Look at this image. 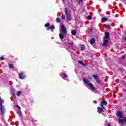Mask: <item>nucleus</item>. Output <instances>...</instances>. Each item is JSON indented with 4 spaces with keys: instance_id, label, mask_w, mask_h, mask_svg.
<instances>
[{
    "instance_id": "nucleus-20",
    "label": "nucleus",
    "mask_w": 126,
    "mask_h": 126,
    "mask_svg": "<svg viewBox=\"0 0 126 126\" xmlns=\"http://www.w3.org/2000/svg\"><path fill=\"white\" fill-rule=\"evenodd\" d=\"M56 21L57 23H59V22H61V19L59 18H57L56 19Z\"/></svg>"
},
{
    "instance_id": "nucleus-34",
    "label": "nucleus",
    "mask_w": 126,
    "mask_h": 126,
    "mask_svg": "<svg viewBox=\"0 0 126 126\" xmlns=\"http://www.w3.org/2000/svg\"><path fill=\"white\" fill-rule=\"evenodd\" d=\"M33 102H34V101L33 100H31L30 102V103H33Z\"/></svg>"
},
{
    "instance_id": "nucleus-8",
    "label": "nucleus",
    "mask_w": 126,
    "mask_h": 126,
    "mask_svg": "<svg viewBox=\"0 0 126 126\" xmlns=\"http://www.w3.org/2000/svg\"><path fill=\"white\" fill-rule=\"evenodd\" d=\"M117 116L119 118H123V112H122L121 111H118Z\"/></svg>"
},
{
    "instance_id": "nucleus-30",
    "label": "nucleus",
    "mask_w": 126,
    "mask_h": 126,
    "mask_svg": "<svg viewBox=\"0 0 126 126\" xmlns=\"http://www.w3.org/2000/svg\"><path fill=\"white\" fill-rule=\"evenodd\" d=\"M126 58V56L125 55H123L122 56V59H125Z\"/></svg>"
},
{
    "instance_id": "nucleus-22",
    "label": "nucleus",
    "mask_w": 126,
    "mask_h": 126,
    "mask_svg": "<svg viewBox=\"0 0 126 126\" xmlns=\"http://www.w3.org/2000/svg\"><path fill=\"white\" fill-rule=\"evenodd\" d=\"M21 93H22V92H21V91L18 92V93H17V95L20 96V95H21Z\"/></svg>"
},
{
    "instance_id": "nucleus-4",
    "label": "nucleus",
    "mask_w": 126,
    "mask_h": 126,
    "mask_svg": "<svg viewBox=\"0 0 126 126\" xmlns=\"http://www.w3.org/2000/svg\"><path fill=\"white\" fill-rule=\"evenodd\" d=\"M51 24L50 23H47L44 25L45 27H47V30H51V31H53V30H55L56 29V27H55L54 25H51L50 27V26Z\"/></svg>"
},
{
    "instance_id": "nucleus-14",
    "label": "nucleus",
    "mask_w": 126,
    "mask_h": 126,
    "mask_svg": "<svg viewBox=\"0 0 126 126\" xmlns=\"http://www.w3.org/2000/svg\"><path fill=\"white\" fill-rule=\"evenodd\" d=\"M101 20L104 22H106V21H108V18H107L106 17H103L101 19Z\"/></svg>"
},
{
    "instance_id": "nucleus-37",
    "label": "nucleus",
    "mask_w": 126,
    "mask_h": 126,
    "mask_svg": "<svg viewBox=\"0 0 126 126\" xmlns=\"http://www.w3.org/2000/svg\"><path fill=\"white\" fill-rule=\"evenodd\" d=\"M63 0V1H64V0Z\"/></svg>"
},
{
    "instance_id": "nucleus-38",
    "label": "nucleus",
    "mask_w": 126,
    "mask_h": 126,
    "mask_svg": "<svg viewBox=\"0 0 126 126\" xmlns=\"http://www.w3.org/2000/svg\"><path fill=\"white\" fill-rule=\"evenodd\" d=\"M13 95L14 96V94H13Z\"/></svg>"
},
{
    "instance_id": "nucleus-23",
    "label": "nucleus",
    "mask_w": 126,
    "mask_h": 126,
    "mask_svg": "<svg viewBox=\"0 0 126 126\" xmlns=\"http://www.w3.org/2000/svg\"><path fill=\"white\" fill-rule=\"evenodd\" d=\"M88 19L89 20H92V16H88Z\"/></svg>"
},
{
    "instance_id": "nucleus-24",
    "label": "nucleus",
    "mask_w": 126,
    "mask_h": 126,
    "mask_svg": "<svg viewBox=\"0 0 126 126\" xmlns=\"http://www.w3.org/2000/svg\"><path fill=\"white\" fill-rule=\"evenodd\" d=\"M68 44L70 46H73V42L72 41H71V42H69Z\"/></svg>"
},
{
    "instance_id": "nucleus-33",
    "label": "nucleus",
    "mask_w": 126,
    "mask_h": 126,
    "mask_svg": "<svg viewBox=\"0 0 126 126\" xmlns=\"http://www.w3.org/2000/svg\"><path fill=\"white\" fill-rule=\"evenodd\" d=\"M107 126H111V124L110 123H108Z\"/></svg>"
},
{
    "instance_id": "nucleus-32",
    "label": "nucleus",
    "mask_w": 126,
    "mask_h": 126,
    "mask_svg": "<svg viewBox=\"0 0 126 126\" xmlns=\"http://www.w3.org/2000/svg\"><path fill=\"white\" fill-rule=\"evenodd\" d=\"M124 41H126V36L124 37Z\"/></svg>"
},
{
    "instance_id": "nucleus-26",
    "label": "nucleus",
    "mask_w": 126,
    "mask_h": 126,
    "mask_svg": "<svg viewBox=\"0 0 126 126\" xmlns=\"http://www.w3.org/2000/svg\"><path fill=\"white\" fill-rule=\"evenodd\" d=\"M62 19H65V15L62 14Z\"/></svg>"
},
{
    "instance_id": "nucleus-5",
    "label": "nucleus",
    "mask_w": 126,
    "mask_h": 126,
    "mask_svg": "<svg viewBox=\"0 0 126 126\" xmlns=\"http://www.w3.org/2000/svg\"><path fill=\"white\" fill-rule=\"evenodd\" d=\"M64 12L67 20H71V16H70V14H67V12H68V9H67V8H64Z\"/></svg>"
},
{
    "instance_id": "nucleus-1",
    "label": "nucleus",
    "mask_w": 126,
    "mask_h": 126,
    "mask_svg": "<svg viewBox=\"0 0 126 126\" xmlns=\"http://www.w3.org/2000/svg\"><path fill=\"white\" fill-rule=\"evenodd\" d=\"M60 33L59 34L60 39L63 40L64 38V36L67 34V31L66 30V28L64 25L61 26V28L60 29Z\"/></svg>"
},
{
    "instance_id": "nucleus-13",
    "label": "nucleus",
    "mask_w": 126,
    "mask_h": 126,
    "mask_svg": "<svg viewBox=\"0 0 126 126\" xmlns=\"http://www.w3.org/2000/svg\"><path fill=\"white\" fill-rule=\"evenodd\" d=\"M95 43V38H93L90 40V44L92 45Z\"/></svg>"
},
{
    "instance_id": "nucleus-31",
    "label": "nucleus",
    "mask_w": 126,
    "mask_h": 126,
    "mask_svg": "<svg viewBox=\"0 0 126 126\" xmlns=\"http://www.w3.org/2000/svg\"><path fill=\"white\" fill-rule=\"evenodd\" d=\"M94 104H97V101H94Z\"/></svg>"
},
{
    "instance_id": "nucleus-12",
    "label": "nucleus",
    "mask_w": 126,
    "mask_h": 126,
    "mask_svg": "<svg viewBox=\"0 0 126 126\" xmlns=\"http://www.w3.org/2000/svg\"><path fill=\"white\" fill-rule=\"evenodd\" d=\"M71 34L72 35H73V36H75V35H76V31H75V30H72Z\"/></svg>"
},
{
    "instance_id": "nucleus-11",
    "label": "nucleus",
    "mask_w": 126,
    "mask_h": 126,
    "mask_svg": "<svg viewBox=\"0 0 126 126\" xmlns=\"http://www.w3.org/2000/svg\"><path fill=\"white\" fill-rule=\"evenodd\" d=\"M108 43H109V40L107 39H104L103 40V45L104 46H108Z\"/></svg>"
},
{
    "instance_id": "nucleus-6",
    "label": "nucleus",
    "mask_w": 126,
    "mask_h": 126,
    "mask_svg": "<svg viewBox=\"0 0 126 126\" xmlns=\"http://www.w3.org/2000/svg\"><path fill=\"white\" fill-rule=\"evenodd\" d=\"M92 77L94 78V80H95L98 84H99V83L101 82L100 80L98 78V75H92Z\"/></svg>"
},
{
    "instance_id": "nucleus-29",
    "label": "nucleus",
    "mask_w": 126,
    "mask_h": 126,
    "mask_svg": "<svg viewBox=\"0 0 126 126\" xmlns=\"http://www.w3.org/2000/svg\"><path fill=\"white\" fill-rule=\"evenodd\" d=\"M16 107H17V108H18L19 110H20V109H21V107H20V106H19V105H16Z\"/></svg>"
},
{
    "instance_id": "nucleus-10",
    "label": "nucleus",
    "mask_w": 126,
    "mask_h": 126,
    "mask_svg": "<svg viewBox=\"0 0 126 126\" xmlns=\"http://www.w3.org/2000/svg\"><path fill=\"white\" fill-rule=\"evenodd\" d=\"M104 38L107 39H110V33L108 32H105Z\"/></svg>"
},
{
    "instance_id": "nucleus-27",
    "label": "nucleus",
    "mask_w": 126,
    "mask_h": 126,
    "mask_svg": "<svg viewBox=\"0 0 126 126\" xmlns=\"http://www.w3.org/2000/svg\"><path fill=\"white\" fill-rule=\"evenodd\" d=\"M0 60H1V61H4V58H3V57H1L0 58Z\"/></svg>"
},
{
    "instance_id": "nucleus-36",
    "label": "nucleus",
    "mask_w": 126,
    "mask_h": 126,
    "mask_svg": "<svg viewBox=\"0 0 126 126\" xmlns=\"http://www.w3.org/2000/svg\"><path fill=\"white\" fill-rule=\"evenodd\" d=\"M90 30L91 31H92V29H90Z\"/></svg>"
},
{
    "instance_id": "nucleus-28",
    "label": "nucleus",
    "mask_w": 126,
    "mask_h": 126,
    "mask_svg": "<svg viewBox=\"0 0 126 126\" xmlns=\"http://www.w3.org/2000/svg\"><path fill=\"white\" fill-rule=\"evenodd\" d=\"M101 109H105V107H104V105L102 104H101Z\"/></svg>"
},
{
    "instance_id": "nucleus-9",
    "label": "nucleus",
    "mask_w": 126,
    "mask_h": 126,
    "mask_svg": "<svg viewBox=\"0 0 126 126\" xmlns=\"http://www.w3.org/2000/svg\"><path fill=\"white\" fill-rule=\"evenodd\" d=\"M97 109V113H98L99 114H101V113H102V112H104V109H103V108L98 107Z\"/></svg>"
},
{
    "instance_id": "nucleus-16",
    "label": "nucleus",
    "mask_w": 126,
    "mask_h": 126,
    "mask_svg": "<svg viewBox=\"0 0 126 126\" xmlns=\"http://www.w3.org/2000/svg\"><path fill=\"white\" fill-rule=\"evenodd\" d=\"M102 105H107V101H103L101 102V103Z\"/></svg>"
},
{
    "instance_id": "nucleus-25",
    "label": "nucleus",
    "mask_w": 126,
    "mask_h": 126,
    "mask_svg": "<svg viewBox=\"0 0 126 126\" xmlns=\"http://www.w3.org/2000/svg\"><path fill=\"white\" fill-rule=\"evenodd\" d=\"M119 70H120L121 71H124V70H125V69H124L123 67H121L119 68Z\"/></svg>"
},
{
    "instance_id": "nucleus-15",
    "label": "nucleus",
    "mask_w": 126,
    "mask_h": 126,
    "mask_svg": "<svg viewBox=\"0 0 126 126\" xmlns=\"http://www.w3.org/2000/svg\"><path fill=\"white\" fill-rule=\"evenodd\" d=\"M9 67L10 68H13L14 67V66H13V63L9 64Z\"/></svg>"
},
{
    "instance_id": "nucleus-18",
    "label": "nucleus",
    "mask_w": 126,
    "mask_h": 126,
    "mask_svg": "<svg viewBox=\"0 0 126 126\" xmlns=\"http://www.w3.org/2000/svg\"><path fill=\"white\" fill-rule=\"evenodd\" d=\"M78 63H80V64H82V65H83V66H85L86 65L85 64H84L82 61H79Z\"/></svg>"
},
{
    "instance_id": "nucleus-7",
    "label": "nucleus",
    "mask_w": 126,
    "mask_h": 126,
    "mask_svg": "<svg viewBox=\"0 0 126 126\" xmlns=\"http://www.w3.org/2000/svg\"><path fill=\"white\" fill-rule=\"evenodd\" d=\"M25 77L26 76L25 75H24V73H21L19 74V78L20 79H24Z\"/></svg>"
},
{
    "instance_id": "nucleus-35",
    "label": "nucleus",
    "mask_w": 126,
    "mask_h": 126,
    "mask_svg": "<svg viewBox=\"0 0 126 126\" xmlns=\"http://www.w3.org/2000/svg\"><path fill=\"white\" fill-rule=\"evenodd\" d=\"M79 1H80L81 2H82V1H83V0H79Z\"/></svg>"
},
{
    "instance_id": "nucleus-2",
    "label": "nucleus",
    "mask_w": 126,
    "mask_h": 126,
    "mask_svg": "<svg viewBox=\"0 0 126 126\" xmlns=\"http://www.w3.org/2000/svg\"><path fill=\"white\" fill-rule=\"evenodd\" d=\"M0 111L2 116H4V113H5V108L4 106H2V101L1 100V97L0 96Z\"/></svg>"
},
{
    "instance_id": "nucleus-21",
    "label": "nucleus",
    "mask_w": 126,
    "mask_h": 126,
    "mask_svg": "<svg viewBox=\"0 0 126 126\" xmlns=\"http://www.w3.org/2000/svg\"><path fill=\"white\" fill-rule=\"evenodd\" d=\"M81 51H84V50H85V46H82L81 47Z\"/></svg>"
},
{
    "instance_id": "nucleus-19",
    "label": "nucleus",
    "mask_w": 126,
    "mask_h": 126,
    "mask_svg": "<svg viewBox=\"0 0 126 126\" xmlns=\"http://www.w3.org/2000/svg\"><path fill=\"white\" fill-rule=\"evenodd\" d=\"M63 76L64 78H63L64 79H65V78H66L67 77V75H66V74L63 73Z\"/></svg>"
},
{
    "instance_id": "nucleus-3",
    "label": "nucleus",
    "mask_w": 126,
    "mask_h": 126,
    "mask_svg": "<svg viewBox=\"0 0 126 126\" xmlns=\"http://www.w3.org/2000/svg\"><path fill=\"white\" fill-rule=\"evenodd\" d=\"M84 82H85L86 84H88L89 86H90V88L93 90V91H95V90H96V88L94 87V86L93 85V84L91 83H89V81H87L86 79H84Z\"/></svg>"
},
{
    "instance_id": "nucleus-17",
    "label": "nucleus",
    "mask_w": 126,
    "mask_h": 126,
    "mask_svg": "<svg viewBox=\"0 0 126 126\" xmlns=\"http://www.w3.org/2000/svg\"><path fill=\"white\" fill-rule=\"evenodd\" d=\"M17 114L18 115H19V116L20 117V116H21V111L20 110V109H19L17 111Z\"/></svg>"
}]
</instances>
